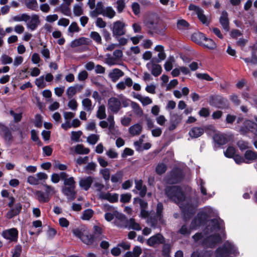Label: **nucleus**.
Wrapping results in <instances>:
<instances>
[{"label":"nucleus","mask_w":257,"mask_h":257,"mask_svg":"<svg viewBox=\"0 0 257 257\" xmlns=\"http://www.w3.org/2000/svg\"><path fill=\"white\" fill-rule=\"evenodd\" d=\"M48 178V175L43 172L37 173L35 175L29 176L27 178V182L32 185H37L42 184Z\"/></svg>","instance_id":"8"},{"label":"nucleus","mask_w":257,"mask_h":257,"mask_svg":"<svg viewBox=\"0 0 257 257\" xmlns=\"http://www.w3.org/2000/svg\"><path fill=\"white\" fill-rule=\"evenodd\" d=\"M204 133V129L200 127H194L189 132V136L192 138L200 137Z\"/></svg>","instance_id":"31"},{"label":"nucleus","mask_w":257,"mask_h":257,"mask_svg":"<svg viewBox=\"0 0 257 257\" xmlns=\"http://www.w3.org/2000/svg\"><path fill=\"white\" fill-rule=\"evenodd\" d=\"M35 84L39 88H43L46 87V84L44 82V76H41L35 80Z\"/></svg>","instance_id":"57"},{"label":"nucleus","mask_w":257,"mask_h":257,"mask_svg":"<svg viewBox=\"0 0 257 257\" xmlns=\"http://www.w3.org/2000/svg\"><path fill=\"white\" fill-rule=\"evenodd\" d=\"M163 210V205L162 203H159L157 204L156 214L154 218H150L148 219V223L151 224V226L156 227L158 222L163 223L162 212Z\"/></svg>","instance_id":"9"},{"label":"nucleus","mask_w":257,"mask_h":257,"mask_svg":"<svg viewBox=\"0 0 257 257\" xmlns=\"http://www.w3.org/2000/svg\"><path fill=\"white\" fill-rule=\"evenodd\" d=\"M219 22L223 28L226 31L229 30V21L228 15L226 11H223L220 18Z\"/></svg>","instance_id":"28"},{"label":"nucleus","mask_w":257,"mask_h":257,"mask_svg":"<svg viewBox=\"0 0 257 257\" xmlns=\"http://www.w3.org/2000/svg\"><path fill=\"white\" fill-rule=\"evenodd\" d=\"M212 210L210 207L205 208V211L198 213L197 216L192 221L191 227L188 228L187 225H183L178 231V233L184 236H188L191 233V230L195 229L197 226L200 225L206 219L208 213Z\"/></svg>","instance_id":"3"},{"label":"nucleus","mask_w":257,"mask_h":257,"mask_svg":"<svg viewBox=\"0 0 257 257\" xmlns=\"http://www.w3.org/2000/svg\"><path fill=\"white\" fill-rule=\"evenodd\" d=\"M243 124L247 130L251 132H254L257 129V124L249 120H245Z\"/></svg>","instance_id":"39"},{"label":"nucleus","mask_w":257,"mask_h":257,"mask_svg":"<svg viewBox=\"0 0 257 257\" xmlns=\"http://www.w3.org/2000/svg\"><path fill=\"white\" fill-rule=\"evenodd\" d=\"M58 11H60L63 14L67 16H70L71 15V10L69 6L64 4H62L58 8Z\"/></svg>","instance_id":"41"},{"label":"nucleus","mask_w":257,"mask_h":257,"mask_svg":"<svg viewBox=\"0 0 257 257\" xmlns=\"http://www.w3.org/2000/svg\"><path fill=\"white\" fill-rule=\"evenodd\" d=\"M124 72L118 68L112 69L108 73V77L113 82H116L121 77L123 76Z\"/></svg>","instance_id":"21"},{"label":"nucleus","mask_w":257,"mask_h":257,"mask_svg":"<svg viewBox=\"0 0 257 257\" xmlns=\"http://www.w3.org/2000/svg\"><path fill=\"white\" fill-rule=\"evenodd\" d=\"M106 57L105 63L108 65L111 66L117 64V60L116 59V58L112 56L110 54H106Z\"/></svg>","instance_id":"49"},{"label":"nucleus","mask_w":257,"mask_h":257,"mask_svg":"<svg viewBox=\"0 0 257 257\" xmlns=\"http://www.w3.org/2000/svg\"><path fill=\"white\" fill-rule=\"evenodd\" d=\"M126 24L122 21H117L113 23L111 28L113 36L115 38L124 35L126 33Z\"/></svg>","instance_id":"7"},{"label":"nucleus","mask_w":257,"mask_h":257,"mask_svg":"<svg viewBox=\"0 0 257 257\" xmlns=\"http://www.w3.org/2000/svg\"><path fill=\"white\" fill-rule=\"evenodd\" d=\"M99 125L102 128L108 127L109 132L113 133L115 128V121L113 115H109L107 118V121L101 120L99 122Z\"/></svg>","instance_id":"14"},{"label":"nucleus","mask_w":257,"mask_h":257,"mask_svg":"<svg viewBox=\"0 0 257 257\" xmlns=\"http://www.w3.org/2000/svg\"><path fill=\"white\" fill-rule=\"evenodd\" d=\"M224 99L220 96H211L208 100V102L210 105L220 108L222 107L224 103Z\"/></svg>","instance_id":"24"},{"label":"nucleus","mask_w":257,"mask_h":257,"mask_svg":"<svg viewBox=\"0 0 257 257\" xmlns=\"http://www.w3.org/2000/svg\"><path fill=\"white\" fill-rule=\"evenodd\" d=\"M40 53L45 61H47L50 58V50L47 48L45 46L41 50Z\"/></svg>","instance_id":"59"},{"label":"nucleus","mask_w":257,"mask_h":257,"mask_svg":"<svg viewBox=\"0 0 257 257\" xmlns=\"http://www.w3.org/2000/svg\"><path fill=\"white\" fill-rule=\"evenodd\" d=\"M195 37H199L200 40H202L204 41L202 43L203 45L210 49H213L216 47V44L215 42L211 39L206 38L204 34L202 33L194 34L192 36V40L197 43H201L202 42L197 41L196 40L194 39Z\"/></svg>","instance_id":"10"},{"label":"nucleus","mask_w":257,"mask_h":257,"mask_svg":"<svg viewBox=\"0 0 257 257\" xmlns=\"http://www.w3.org/2000/svg\"><path fill=\"white\" fill-rule=\"evenodd\" d=\"M197 183L199 186V189L201 194H202V195L205 196V197L204 198H203L202 199H204L205 200H206L208 199L209 198H210L211 196L209 194L207 193L206 189L204 186V181L202 179H199L197 181Z\"/></svg>","instance_id":"33"},{"label":"nucleus","mask_w":257,"mask_h":257,"mask_svg":"<svg viewBox=\"0 0 257 257\" xmlns=\"http://www.w3.org/2000/svg\"><path fill=\"white\" fill-rule=\"evenodd\" d=\"M211 253L210 251H205L200 253L198 251H194L191 257H211Z\"/></svg>","instance_id":"62"},{"label":"nucleus","mask_w":257,"mask_h":257,"mask_svg":"<svg viewBox=\"0 0 257 257\" xmlns=\"http://www.w3.org/2000/svg\"><path fill=\"white\" fill-rule=\"evenodd\" d=\"M237 250L234 245L229 241H226L222 248H218L216 250L217 257H223L229 254L236 255Z\"/></svg>","instance_id":"6"},{"label":"nucleus","mask_w":257,"mask_h":257,"mask_svg":"<svg viewBox=\"0 0 257 257\" xmlns=\"http://www.w3.org/2000/svg\"><path fill=\"white\" fill-rule=\"evenodd\" d=\"M189 23L184 20H180L177 22V27L179 29L185 30L188 28Z\"/></svg>","instance_id":"61"},{"label":"nucleus","mask_w":257,"mask_h":257,"mask_svg":"<svg viewBox=\"0 0 257 257\" xmlns=\"http://www.w3.org/2000/svg\"><path fill=\"white\" fill-rule=\"evenodd\" d=\"M188 9L190 11H192L195 13L199 20L206 25H208L209 22L207 17L204 15L203 11L199 7L193 4H190L189 6Z\"/></svg>","instance_id":"13"},{"label":"nucleus","mask_w":257,"mask_h":257,"mask_svg":"<svg viewBox=\"0 0 257 257\" xmlns=\"http://www.w3.org/2000/svg\"><path fill=\"white\" fill-rule=\"evenodd\" d=\"M79 31V27L76 22H72L68 29V33L70 34L71 37L73 36L74 33L78 32Z\"/></svg>","instance_id":"52"},{"label":"nucleus","mask_w":257,"mask_h":257,"mask_svg":"<svg viewBox=\"0 0 257 257\" xmlns=\"http://www.w3.org/2000/svg\"><path fill=\"white\" fill-rule=\"evenodd\" d=\"M90 38L97 44H101L102 39L100 34L96 32H91L90 34Z\"/></svg>","instance_id":"51"},{"label":"nucleus","mask_w":257,"mask_h":257,"mask_svg":"<svg viewBox=\"0 0 257 257\" xmlns=\"http://www.w3.org/2000/svg\"><path fill=\"white\" fill-rule=\"evenodd\" d=\"M2 236L10 241H17L18 238V231L15 228H12L4 230Z\"/></svg>","instance_id":"15"},{"label":"nucleus","mask_w":257,"mask_h":257,"mask_svg":"<svg viewBox=\"0 0 257 257\" xmlns=\"http://www.w3.org/2000/svg\"><path fill=\"white\" fill-rule=\"evenodd\" d=\"M82 105L84 109L87 111H91L92 109V101L88 98H85L82 100Z\"/></svg>","instance_id":"47"},{"label":"nucleus","mask_w":257,"mask_h":257,"mask_svg":"<svg viewBox=\"0 0 257 257\" xmlns=\"http://www.w3.org/2000/svg\"><path fill=\"white\" fill-rule=\"evenodd\" d=\"M75 187L64 186L62 187V192L69 200H73L76 198Z\"/></svg>","instance_id":"23"},{"label":"nucleus","mask_w":257,"mask_h":257,"mask_svg":"<svg viewBox=\"0 0 257 257\" xmlns=\"http://www.w3.org/2000/svg\"><path fill=\"white\" fill-rule=\"evenodd\" d=\"M99 136L95 134H92L89 136L87 139L88 143L91 145L95 144L99 140Z\"/></svg>","instance_id":"58"},{"label":"nucleus","mask_w":257,"mask_h":257,"mask_svg":"<svg viewBox=\"0 0 257 257\" xmlns=\"http://www.w3.org/2000/svg\"><path fill=\"white\" fill-rule=\"evenodd\" d=\"M124 172L122 170L117 171L111 176V181L113 183L121 182L123 179Z\"/></svg>","instance_id":"34"},{"label":"nucleus","mask_w":257,"mask_h":257,"mask_svg":"<svg viewBox=\"0 0 257 257\" xmlns=\"http://www.w3.org/2000/svg\"><path fill=\"white\" fill-rule=\"evenodd\" d=\"M128 229H133L136 230H140L141 227L138 223L135 221L134 218H131L128 220V226L126 227Z\"/></svg>","instance_id":"45"},{"label":"nucleus","mask_w":257,"mask_h":257,"mask_svg":"<svg viewBox=\"0 0 257 257\" xmlns=\"http://www.w3.org/2000/svg\"><path fill=\"white\" fill-rule=\"evenodd\" d=\"M97 164L93 162L88 163L84 168L85 173L88 174H92L96 171Z\"/></svg>","instance_id":"40"},{"label":"nucleus","mask_w":257,"mask_h":257,"mask_svg":"<svg viewBox=\"0 0 257 257\" xmlns=\"http://www.w3.org/2000/svg\"><path fill=\"white\" fill-rule=\"evenodd\" d=\"M75 152L77 154L87 155L90 152L89 149L85 148L81 144L77 145L74 148Z\"/></svg>","instance_id":"38"},{"label":"nucleus","mask_w":257,"mask_h":257,"mask_svg":"<svg viewBox=\"0 0 257 257\" xmlns=\"http://www.w3.org/2000/svg\"><path fill=\"white\" fill-rule=\"evenodd\" d=\"M74 15L78 17L83 14V10L82 7V4H75L73 9Z\"/></svg>","instance_id":"48"},{"label":"nucleus","mask_w":257,"mask_h":257,"mask_svg":"<svg viewBox=\"0 0 257 257\" xmlns=\"http://www.w3.org/2000/svg\"><path fill=\"white\" fill-rule=\"evenodd\" d=\"M104 187V185L98 181L95 182L92 186V189L95 192L97 193V195L100 194L101 193H103L102 190Z\"/></svg>","instance_id":"46"},{"label":"nucleus","mask_w":257,"mask_h":257,"mask_svg":"<svg viewBox=\"0 0 257 257\" xmlns=\"http://www.w3.org/2000/svg\"><path fill=\"white\" fill-rule=\"evenodd\" d=\"M165 194L171 201L179 206L185 220L189 219L195 213L197 203H192L191 199L186 198L179 187L174 186L166 187Z\"/></svg>","instance_id":"2"},{"label":"nucleus","mask_w":257,"mask_h":257,"mask_svg":"<svg viewBox=\"0 0 257 257\" xmlns=\"http://www.w3.org/2000/svg\"><path fill=\"white\" fill-rule=\"evenodd\" d=\"M116 10L118 13H121L123 12L126 7L124 0H117L116 2Z\"/></svg>","instance_id":"54"},{"label":"nucleus","mask_w":257,"mask_h":257,"mask_svg":"<svg viewBox=\"0 0 257 257\" xmlns=\"http://www.w3.org/2000/svg\"><path fill=\"white\" fill-rule=\"evenodd\" d=\"M214 141L218 144L223 145L226 143L227 138L223 134L217 133L213 137Z\"/></svg>","instance_id":"37"},{"label":"nucleus","mask_w":257,"mask_h":257,"mask_svg":"<svg viewBox=\"0 0 257 257\" xmlns=\"http://www.w3.org/2000/svg\"><path fill=\"white\" fill-rule=\"evenodd\" d=\"M116 15L115 11L111 7H107L102 9V15L109 19L113 18Z\"/></svg>","instance_id":"35"},{"label":"nucleus","mask_w":257,"mask_h":257,"mask_svg":"<svg viewBox=\"0 0 257 257\" xmlns=\"http://www.w3.org/2000/svg\"><path fill=\"white\" fill-rule=\"evenodd\" d=\"M0 134L5 138L6 141L10 142L12 139L11 131L7 127L2 124H0Z\"/></svg>","instance_id":"26"},{"label":"nucleus","mask_w":257,"mask_h":257,"mask_svg":"<svg viewBox=\"0 0 257 257\" xmlns=\"http://www.w3.org/2000/svg\"><path fill=\"white\" fill-rule=\"evenodd\" d=\"M142 131V126L141 124L137 123L131 126L128 130L129 133L133 136L139 135Z\"/></svg>","instance_id":"32"},{"label":"nucleus","mask_w":257,"mask_h":257,"mask_svg":"<svg viewBox=\"0 0 257 257\" xmlns=\"http://www.w3.org/2000/svg\"><path fill=\"white\" fill-rule=\"evenodd\" d=\"M22 209V205L20 203L16 204L15 206V207L11 209L10 210H9L7 214L6 217L9 218L11 219L14 216L17 215L19 214V213L21 212Z\"/></svg>","instance_id":"27"},{"label":"nucleus","mask_w":257,"mask_h":257,"mask_svg":"<svg viewBox=\"0 0 257 257\" xmlns=\"http://www.w3.org/2000/svg\"><path fill=\"white\" fill-rule=\"evenodd\" d=\"M1 61L3 65L10 64L12 63L13 59L7 55L3 54L1 57Z\"/></svg>","instance_id":"56"},{"label":"nucleus","mask_w":257,"mask_h":257,"mask_svg":"<svg viewBox=\"0 0 257 257\" xmlns=\"http://www.w3.org/2000/svg\"><path fill=\"white\" fill-rule=\"evenodd\" d=\"M167 170V166L163 163H159L156 168V172L158 174L161 175L163 174Z\"/></svg>","instance_id":"53"},{"label":"nucleus","mask_w":257,"mask_h":257,"mask_svg":"<svg viewBox=\"0 0 257 257\" xmlns=\"http://www.w3.org/2000/svg\"><path fill=\"white\" fill-rule=\"evenodd\" d=\"M96 116L100 119H103L106 118L105 107L104 105H101L98 107L96 112Z\"/></svg>","instance_id":"42"},{"label":"nucleus","mask_w":257,"mask_h":257,"mask_svg":"<svg viewBox=\"0 0 257 257\" xmlns=\"http://www.w3.org/2000/svg\"><path fill=\"white\" fill-rule=\"evenodd\" d=\"M102 209L106 212L104 214V218L107 221H111L116 217V213L118 212L111 205L105 204H103Z\"/></svg>","instance_id":"12"},{"label":"nucleus","mask_w":257,"mask_h":257,"mask_svg":"<svg viewBox=\"0 0 257 257\" xmlns=\"http://www.w3.org/2000/svg\"><path fill=\"white\" fill-rule=\"evenodd\" d=\"M116 217L114 219L115 225L120 228H126L128 226V220L125 216L119 212L116 213Z\"/></svg>","instance_id":"18"},{"label":"nucleus","mask_w":257,"mask_h":257,"mask_svg":"<svg viewBox=\"0 0 257 257\" xmlns=\"http://www.w3.org/2000/svg\"><path fill=\"white\" fill-rule=\"evenodd\" d=\"M224 222L220 218L213 219L208 221L203 233H197L192 237L196 242H202L203 246L213 247L221 240L219 232L224 236Z\"/></svg>","instance_id":"1"},{"label":"nucleus","mask_w":257,"mask_h":257,"mask_svg":"<svg viewBox=\"0 0 257 257\" xmlns=\"http://www.w3.org/2000/svg\"><path fill=\"white\" fill-rule=\"evenodd\" d=\"M37 198L40 202L45 203L47 202L50 200V196H48L45 192L41 191H37L36 192Z\"/></svg>","instance_id":"36"},{"label":"nucleus","mask_w":257,"mask_h":257,"mask_svg":"<svg viewBox=\"0 0 257 257\" xmlns=\"http://www.w3.org/2000/svg\"><path fill=\"white\" fill-rule=\"evenodd\" d=\"M29 16L26 14L16 16L13 17L12 20L15 22H27L29 20Z\"/></svg>","instance_id":"50"},{"label":"nucleus","mask_w":257,"mask_h":257,"mask_svg":"<svg viewBox=\"0 0 257 257\" xmlns=\"http://www.w3.org/2000/svg\"><path fill=\"white\" fill-rule=\"evenodd\" d=\"M76 182L73 177H70L67 179H65L64 181V186L67 187H75Z\"/></svg>","instance_id":"64"},{"label":"nucleus","mask_w":257,"mask_h":257,"mask_svg":"<svg viewBox=\"0 0 257 257\" xmlns=\"http://www.w3.org/2000/svg\"><path fill=\"white\" fill-rule=\"evenodd\" d=\"M174 62L173 57H170L164 64L165 69L167 71H170L173 67V63Z\"/></svg>","instance_id":"55"},{"label":"nucleus","mask_w":257,"mask_h":257,"mask_svg":"<svg viewBox=\"0 0 257 257\" xmlns=\"http://www.w3.org/2000/svg\"><path fill=\"white\" fill-rule=\"evenodd\" d=\"M98 198L101 200H107L110 203H115L118 201V195L116 193L103 192V193L98 194Z\"/></svg>","instance_id":"19"},{"label":"nucleus","mask_w":257,"mask_h":257,"mask_svg":"<svg viewBox=\"0 0 257 257\" xmlns=\"http://www.w3.org/2000/svg\"><path fill=\"white\" fill-rule=\"evenodd\" d=\"M27 7L32 11H38V6L36 0H25Z\"/></svg>","instance_id":"43"},{"label":"nucleus","mask_w":257,"mask_h":257,"mask_svg":"<svg viewBox=\"0 0 257 257\" xmlns=\"http://www.w3.org/2000/svg\"><path fill=\"white\" fill-rule=\"evenodd\" d=\"M93 181V177L87 176L80 178L79 181V186L85 191H87L91 187Z\"/></svg>","instance_id":"20"},{"label":"nucleus","mask_w":257,"mask_h":257,"mask_svg":"<svg viewBox=\"0 0 257 257\" xmlns=\"http://www.w3.org/2000/svg\"><path fill=\"white\" fill-rule=\"evenodd\" d=\"M133 84V81L132 79L130 77H126L124 79V81H121L116 85V88L118 90H123L126 87H131Z\"/></svg>","instance_id":"25"},{"label":"nucleus","mask_w":257,"mask_h":257,"mask_svg":"<svg viewBox=\"0 0 257 257\" xmlns=\"http://www.w3.org/2000/svg\"><path fill=\"white\" fill-rule=\"evenodd\" d=\"M142 253V248L139 246H136L132 251L126 252L123 257H139Z\"/></svg>","instance_id":"30"},{"label":"nucleus","mask_w":257,"mask_h":257,"mask_svg":"<svg viewBox=\"0 0 257 257\" xmlns=\"http://www.w3.org/2000/svg\"><path fill=\"white\" fill-rule=\"evenodd\" d=\"M27 23V27L28 29L31 31H34L40 23L39 17L36 14L29 16V20L26 22Z\"/></svg>","instance_id":"16"},{"label":"nucleus","mask_w":257,"mask_h":257,"mask_svg":"<svg viewBox=\"0 0 257 257\" xmlns=\"http://www.w3.org/2000/svg\"><path fill=\"white\" fill-rule=\"evenodd\" d=\"M74 235L80 238L81 240L87 245H93L97 240V237L94 235L85 232L82 229L76 228L73 230Z\"/></svg>","instance_id":"5"},{"label":"nucleus","mask_w":257,"mask_h":257,"mask_svg":"<svg viewBox=\"0 0 257 257\" xmlns=\"http://www.w3.org/2000/svg\"><path fill=\"white\" fill-rule=\"evenodd\" d=\"M131 105L135 114L140 116L142 115L143 110L137 103L132 101Z\"/></svg>","instance_id":"44"},{"label":"nucleus","mask_w":257,"mask_h":257,"mask_svg":"<svg viewBox=\"0 0 257 257\" xmlns=\"http://www.w3.org/2000/svg\"><path fill=\"white\" fill-rule=\"evenodd\" d=\"M183 177V173L182 170L178 168L174 169L167 178V182L169 184H176L180 182Z\"/></svg>","instance_id":"11"},{"label":"nucleus","mask_w":257,"mask_h":257,"mask_svg":"<svg viewBox=\"0 0 257 257\" xmlns=\"http://www.w3.org/2000/svg\"><path fill=\"white\" fill-rule=\"evenodd\" d=\"M165 240L163 236L160 233H158L150 237L147 241V244L150 246H154L156 245L163 244Z\"/></svg>","instance_id":"17"},{"label":"nucleus","mask_w":257,"mask_h":257,"mask_svg":"<svg viewBox=\"0 0 257 257\" xmlns=\"http://www.w3.org/2000/svg\"><path fill=\"white\" fill-rule=\"evenodd\" d=\"M135 187L139 191V194L141 197L145 196L147 192V188L146 186L143 185V181L141 180H135Z\"/></svg>","instance_id":"29"},{"label":"nucleus","mask_w":257,"mask_h":257,"mask_svg":"<svg viewBox=\"0 0 257 257\" xmlns=\"http://www.w3.org/2000/svg\"><path fill=\"white\" fill-rule=\"evenodd\" d=\"M100 174L102 176L105 181L109 180L110 178V171L108 168H104L100 170Z\"/></svg>","instance_id":"63"},{"label":"nucleus","mask_w":257,"mask_h":257,"mask_svg":"<svg viewBox=\"0 0 257 257\" xmlns=\"http://www.w3.org/2000/svg\"><path fill=\"white\" fill-rule=\"evenodd\" d=\"M93 214V211L92 210L89 209H86L84 211L81 218L83 220H89L92 217Z\"/></svg>","instance_id":"60"},{"label":"nucleus","mask_w":257,"mask_h":257,"mask_svg":"<svg viewBox=\"0 0 257 257\" xmlns=\"http://www.w3.org/2000/svg\"><path fill=\"white\" fill-rule=\"evenodd\" d=\"M130 105V100L122 94L118 95V97H111L108 99V110L114 113H117L121 108Z\"/></svg>","instance_id":"4"},{"label":"nucleus","mask_w":257,"mask_h":257,"mask_svg":"<svg viewBox=\"0 0 257 257\" xmlns=\"http://www.w3.org/2000/svg\"><path fill=\"white\" fill-rule=\"evenodd\" d=\"M147 68L151 71L154 76H159L162 72V67L159 65L155 64L152 61L148 62L146 65Z\"/></svg>","instance_id":"22"}]
</instances>
